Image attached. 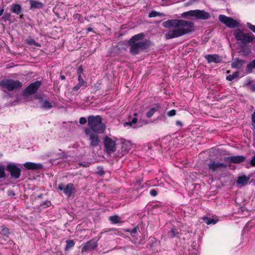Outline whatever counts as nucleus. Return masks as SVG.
Masks as SVG:
<instances>
[{
    "label": "nucleus",
    "instance_id": "26",
    "mask_svg": "<svg viewBox=\"0 0 255 255\" xmlns=\"http://www.w3.org/2000/svg\"><path fill=\"white\" fill-rule=\"evenodd\" d=\"M250 179V177L246 175L239 176L236 181L238 184L244 185Z\"/></svg>",
    "mask_w": 255,
    "mask_h": 255
},
{
    "label": "nucleus",
    "instance_id": "11",
    "mask_svg": "<svg viewBox=\"0 0 255 255\" xmlns=\"http://www.w3.org/2000/svg\"><path fill=\"white\" fill-rule=\"evenodd\" d=\"M0 235L2 236V238L0 237V243L1 244H5L6 243L10 245L12 243V240H7L10 235V231L8 228L4 225L0 226Z\"/></svg>",
    "mask_w": 255,
    "mask_h": 255
},
{
    "label": "nucleus",
    "instance_id": "51",
    "mask_svg": "<svg viewBox=\"0 0 255 255\" xmlns=\"http://www.w3.org/2000/svg\"><path fill=\"white\" fill-rule=\"evenodd\" d=\"M176 125L177 126L182 127L183 126V124L180 121H176Z\"/></svg>",
    "mask_w": 255,
    "mask_h": 255
},
{
    "label": "nucleus",
    "instance_id": "8",
    "mask_svg": "<svg viewBox=\"0 0 255 255\" xmlns=\"http://www.w3.org/2000/svg\"><path fill=\"white\" fill-rule=\"evenodd\" d=\"M42 83L40 81H36L31 83L23 91V94L24 96L33 95L37 93Z\"/></svg>",
    "mask_w": 255,
    "mask_h": 255
},
{
    "label": "nucleus",
    "instance_id": "54",
    "mask_svg": "<svg viewBox=\"0 0 255 255\" xmlns=\"http://www.w3.org/2000/svg\"><path fill=\"white\" fill-rule=\"evenodd\" d=\"M80 14H78V13H77L75 15L74 17H75V18H79L80 17Z\"/></svg>",
    "mask_w": 255,
    "mask_h": 255
},
{
    "label": "nucleus",
    "instance_id": "13",
    "mask_svg": "<svg viewBox=\"0 0 255 255\" xmlns=\"http://www.w3.org/2000/svg\"><path fill=\"white\" fill-rule=\"evenodd\" d=\"M98 241H95L94 239H92L82 245L81 252L84 253L94 251L98 247Z\"/></svg>",
    "mask_w": 255,
    "mask_h": 255
},
{
    "label": "nucleus",
    "instance_id": "1",
    "mask_svg": "<svg viewBox=\"0 0 255 255\" xmlns=\"http://www.w3.org/2000/svg\"><path fill=\"white\" fill-rule=\"evenodd\" d=\"M163 27L167 28L173 27L165 34L166 39L179 37L194 31V23L183 19H169L162 22Z\"/></svg>",
    "mask_w": 255,
    "mask_h": 255
},
{
    "label": "nucleus",
    "instance_id": "14",
    "mask_svg": "<svg viewBox=\"0 0 255 255\" xmlns=\"http://www.w3.org/2000/svg\"><path fill=\"white\" fill-rule=\"evenodd\" d=\"M208 168L209 171L215 172L221 169L227 168V165L224 163L217 162L213 159H211L207 164Z\"/></svg>",
    "mask_w": 255,
    "mask_h": 255
},
{
    "label": "nucleus",
    "instance_id": "52",
    "mask_svg": "<svg viewBox=\"0 0 255 255\" xmlns=\"http://www.w3.org/2000/svg\"><path fill=\"white\" fill-rule=\"evenodd\" d=\"M87 34H88L89 32L93 31V28H92L91 27L87 28Z\"/></svg>",
    "mask_w": 255,
    "mask_h": 255
},
{
    "label": "nucleus",
    "instance_id": "21",
    "mask_svg": "<svg viewBox=\"0 0 255 255\" xmlns=\"http://www.w3.org/2000/svg\"><path fill=\"white\" fill-rule=\"evenodd\" d=\"M53 105L51 102L46 99L41 98L40 101V108L45 110H50L52 108Z\"/></svg>",
    "mask_w": 255,
    "mask_h": 255
},
{
    "label": "nucleus",
    "instance_id": "34",
    "mask_svg": "<svg viewBox=\"0 0 255 255\" xmlns=\"http://www.w3.org/2000/svg\"><path fill=\"white\" fill-rule=\"evenodd\" d=\"M75 242L73 240H68L66 241V244L65 247V250H67L70 248H72L75 246Z\"/></svg>",
    "mask_w": 255,
    "mask_h": 255
},
{
    "label": "nucleus",
    "instance_id": "44",
    "mask_svg": "<svg viewBox=\"0 0 255 255\" xmlns=\"http://www.w3.org/2000/svg\"><path fill=\"white\" fill-rule=\"evenodd\" d=\"M87 122H88V119H86L85 117H81L80 118L79 123L81 125L85 124Z\"/></svg>",
    "mask_w": 255,
    "mask_h": 255
},
{
    "label": "nucleus",
    "instance_id": "23",
    "mask_svg": "<svg viewBox=\"0 0 255 255\" xmlns=\"http://www.w3.org/2000/svg\"><path fill=\"white\" fill-rule=\"evenodd\" d=\"M245 61L243 59H240L239 58H236L233 61V63L231 64L232 67L233 68H238L240 69L241 68L242 65L245 63Z\"/></svg>",
    "mask_w": 255,
    "mask_h": 255
},
{
    "label": "nucleus",
    "instance_id": "7",
    "mask_svg": "<svg viewBox=\"0 0 255 255\" xmlns=\"http://www.w3.org/2000/svg\"><path fill=\"white\" fill-rule=\"evenodd\" d=\"M219 20L221 22L231 28L238 27L239 26V23L237 20L223 14H220L219 16Z\"/></svg>",
    "mask_w": 255,
    "mask_h": 255
},
{
    "label": "nucleus",
    "instance_id": "43",
    "mask_svg": "<svg viewBox=\"0 0 255 255\" xmlns=\"http://www.w3.org/2000/svg\"><path fill=\"white\" fill-rule=\"evenodd\" d=\"M176 110H171L168 112L167 115L168 117H173L176 115Z\"/></svg>",
    "mask_w": 255,
    "mask_h": 255
},
{
    "label": "nucleus",
    "instance_id": "37",
    "mask_svg": "<svg viewBox=\"0 0 255 255\" xmlns=\"http://www.w3.org/2000/svg\"><path fill=\"white\" fill-rule=\"evenodd\" d=\"M5 177V173L4 168L2 166H0V179L3 178Z\"/></svg>",
    "mask_w": 255,
    "mask_h": 255
},
{
    "label": "nucleus",
    "instance_id": "47",
    "mask_svg": "<svg viewBox=\"0 0 255 255\" xmlns=\"http://www.w3.org/2000/svg\"><path fill=\"white\" fill-rule=\"evenodd\" d=\"M250 164L252 166L255 167V153L254 156L250 161Z\"/></svg>",
    "mask_w": 255,
    "mask_h": 255
},
{
    "label": "nucleus",
    "instance_id": "6",
    "mask_svg": "<svg viewBox=\"0 0 255 255\" xmlns=\"http://www.w3.org/2000/svg\"><path fill=\"white\" fill-rule=\"evenodd\" d=\"M84 131L86 136L89 137V140L90 141V146L92 147L98 146L100 142L98 133L92 131L88 128H85Z\"/></svg>",
    "mask_w": 255,
    "mask_h": 255
},
{
    "label": "nucleus",
    "instance_id": "48",
    "mask_svg": "<svg viewBox=\"0 0 255 255\" xmlns=\"http://www.w3.org/2000/svg\"><path fill=\"white\" fill-rule=\"evenodd\" d=\"M125 125H127V126H129L131 127H133V128H135V126H134L133 124L131 123V121H128V122H126Z\"/></svg>",
    "mask_w": 255,
    "mask_h": 255
},
{
    "label": "nucleus",
    "instance_id": "20",
    "mask_svg": "<svg viewBox=\"0 0 255 255\" xmlns=\"http://www.w3.org/2000/svg\"><path fill=\"white\" fill-rule=\"evenodd\" d=\"M78 80L79 83L72 88V90L74 91H77L82 87H87V83L84 80L82 76H78Z\"/></svg>",
    "mask_w": 255,
    "mask_h": 255
},
{
    "label": "nucleus",
    "instance_id": "30",
    "mask_svg": "<svg viewBox=\"0 0 255 255\" xmlns=\"http://www.w3.org/2000/svg\"><path fill=\"white\" fill-rule=\"evenodd\" d=\"M26 43L29 45H34L37 47H40L41 45L39 43L36 42L35 40L32 37H28L26 40Z\"/></svg>",
    "mask_w": 255,
    "mask_h": 255
},
{
    "label": "nucleus",
    "instance_id": "2",
    "mask_svg": "<svg viewBox=\"0 0 255 255\" xmlns=\"http://www.w3.org/2000/svg\"><path fill=\"white\" fill-rule=\"evenodd\" d=\"M143 33H140L132 36L128 40V44L130 46L129 52L134 55L138 54L140 51L147 49L149 45V41L146 39L141 40L144 37Z\"/></svg>",
    "mask_w": 255,
    "mask_h": 255
},
{
    "label": "nucleus",
    "instance_id": "41",
    "mask_svg": "<svg viewBox=\"0 0 255 255\" xmlns=\"http://www.w3.org/2000/svg\"><path fill=\"white\" fill-rule=\"evenodd\" d=\"M252 125L254 128V129L255 130V110L254 111L253 114L252 115Z\"/></svg>",
    "mask_w": 255,
    "mask_h": 255
},
{
    "label": "nucleus",
    "instance_id": "4",
    "mask_svg": "<svg viewBox=\"0 0 255 255\" xmlns=\"http://www.w3.org/2000/svg\"><path fill=\"white\" fill-rule=\"evenodd\" d=\"M234 35L238 41L246 45L249 43H255V36L252 33H244L241 29L238 28L234 32Z\"/></svg>",
    "mask_w": 255,
    "mask_h": 255
},
{
    "label": "nucleus",
    "instance_id": "25",
    "mask_svg": "<svg viewBox=\"0 0 255 255\" xmlns=\"http://www.w3.org/2000/svg\"><path fill=\"white\" fill-rule=\"evenodd\" d=\"M109 220L113 224H117L118 223H123L124 221L122 220L121 217H120L118 215H114L110 216L109 217Z\"/></svg>",
    "mask_w": 255,
    "mask_h": 255
},
{
    "label": "nucleus",
    "instance_id": "17",
    "mask_svg": "<svg viewBox=\"0 0 255 255\" xmlns=\"http://www.w3.org/2000/svg\"><path fill=\"white\" fill-rule=\"evenodd\" d=\"M24 167L27 170H36L42 168L43 165L41 163L31 162H26L23 164Z\"/></svg>",
    "mask_w": 255,
    "mask_h": 255
},
{
    "label": "nucleus",
    "instance_id": "36",
    "mask_svg": "<svg viewBox=\"0 0 255 255\" xmlns=\"http://www.w3.org/2000/svg\"><path fill=\"white\" fill-rule=\"evenodd\" d=\"M193 10H189L185 12H183L181 14V16L183 17H185L187 16H193Z\"/></svg>",
    "mask_w": 255,
    "mask_h": 255
},
{
    "label": "nucleus",
    "instance_id": "19",
    "mask_svg": "<svg viewBox=\"0 0 255 255\" xmlns=\"http://www.w3.org/2000/svg\"><path fill=\"white\" fill-rule=\"evenodd\" d=\"M161 108V105L159 103L153 104L148 111L146 113V117L147 118H151L153 115Z\"/></svg>",
    "mask_w": 255,
    "mask_h": 255
},
{
    "label": "nucleus",
    "instance_id": "45",
    "mask_svg": "<svg viewBox=\"0 0 255 255\" xmlns=\"http://www.w3.org/2000/svg\"><path fill=\"white\" fill-rule=\"evenodd\" d=\"M51 203L50 201H46L43 203L42 206H43V208H46L48 207H50L51 206Z\"/></svg>",
    "mask_w": 255,
    "mask_h": 255
},
{
    "label": "nucleus",
    "instance_id": "5",
    "mask_svg": "<svg viewBox=\"0 0 255 255\" xmlns=\"http://www.w3.org/2000/svg\"><path fill=\"white\" fill-rule=\"evenodd\" d=\"M22 86V83L18 80L4 79L0 81V87L2 89H7L8 91H13L20 89Z\"/></svg>",
    "mask_w": 255,
    "mask_h": 255
},
{
    "label": "nucleus",
    "instance_id": "55",
    "mask_svg": "<svg viewBox=\"0 0 255 255\" xmlns=\"http://www.w3.org/2000/svg\"><path fill=\"white\" fill-rule=\"evenodd\" d=\"M60 78L61 80H65L66 79V77L64 75H61L60 76Z\"/></svg>",
    "mask_w": 255,
    "mask_h": 255
},
{
    "label": "nucleus",
    "instance_id": "27",
    "mask_svg": "<svg viewBox=\"0 0 255 255\" xmlns=\"http://www.w3.org/2000/svg\"><path fill=\"white\" fill-rule=\"evenodd\" d=\"M255 69V59L250 62L247 65L246 68V72L247 74L251 73L253 71V70Z\"/></svg>",
    "mask_w": 255,
    "mask_h": 255
},
{
    "label": "nucleus",
    "instance_id": "29",
    "mask_svg": "<svg viewBox=\"0 0 255 255\" xmlns=\"http://www.w3.org/2000/svg\"><path fill=\"white\" fill-rule=\"evenodd\" d=\"M179 234L177 229L174 227L168 232L167 236L168 237L173 238Z\"/></svg>",
    "mask_w": 255,
    "mask_h": 255
},
{
    "label": "nucleus",
    "instance_id": "12",
    "mask_svg": "<svg viewBox=\"0 0 255 255\" xmlns=\"http://www.w3.org/2000/svg\"><path fill=\"white\" fill-rule=\"evenodd\" d=\"M104 143L105 150L108 154H111L116 151V142L111 138L106 136L104 138Z\"/></svg>",
    "mask_w": 255,
    "mask_h": 255
},
{
    "label": "nucleus",
    "instance_id": "46",
    "mask_svg": "<svg viewBox=\"0 0 255 255\" xmlns=\"http://www.w3.org/2000/svg\"><path fill=\"white\" fill-rule=\"evenodd\" d=\"M137 115H138L137 113H134V117L131 121V123H133V125H134L135 124H136L137 122V119L136 117L137 116Z\"/></svg>",
    "mask_w": 255,
    "mask_h": 255
},
{
    "label": "nucleus",
    "instance_id": "18",
    "mask_svg": "<svg viewBox=\"0 0 255 255\" xmlns=\"http://www.w3.org/2000/svg\"><path fill=\"white\" fill-rule=\"evenodd\" d=\"M208 63L212 62L219 63L222 61L221 57L218 54H208L204 56Z\"/></svg>",
    "mask_w": 255,
    "mask_h": 255
},
{
    "label": "nucleus",
    "instance_id": "42",
    "mask_svg": "<svg viewBox=\"0 0 255 255\" xmlns=\"http://www.w3.org/2000/svg\"><path fill=\"white\" fill-rule=\"evenodd\" d=\"M149 194L151 196L155 197L157 195L158 193H157V191L156 189H151L150 190Z\"/></svg>",
    "mask_w": 255,
    "mask_h": 255
},
{
    "label": "nucleus",
    "instance_id": "32",
    "mask_svg": "<svg viewBox=\"0 0 255 255\" xmlns=\"http://www.w3.org/2000/svg\"><path fill=\"white\" fill-rule=\"evenodd\" d=\"M248 86L253 92H255V81L249 80L247 83Z\"/></svg>",
    "mask_w": 255,
    "mask_h": 255
},
{
    "label": "nucleus",
    "instance_id": "33",
    "mask_svg": "<svg viewBox=\"0 0 255 255\" xmlns=\"http://www.w3.org/2000/svg\"><path fill=\"white\" fill-rule=\"evenodd\" d=\"M164 14L162 13L159 12L155 10L151 11L148 14L149 17H154L156 16H163Z\"/></svg>",
    "mask_w": 255,
    "mask_h": 255
},
{
    "label": "nucleus",
    "instance_id": "39",
    "mask_svg": "<svg viewBox=\"0 0 255 255\" xmlns=\"http://www.w3.org/2000/svg\"><path fill=\"white\" fill-rule=\"evenodd\" d=\"M84 72V69L82 67V66H79L77 70V73L78 75V76H82V75L83 74Z\"/></svg>",
    "mask_w": 255,
    "mask_h": 255
},
{
    "label": "nucleus",
    "instance_id": "28",
    "mask_svg": "<svg viewBox=\"0 0 255 255\" xmlns=\"http://www.w3.org/2000/svg\"><path fill=\"white\" fill-rule=\"evenodd\" d=\"M130 148V145L124 142L121 143V150L123 154H125L128 153Z\"/></svg>",
    "mask_w": 255,
    "mask_h": 255
},
{
    "label": "nucleus",
    "instance_id": "35",
    "mask_svg": "<svg viewBox=\"0 0 255 255\" xmlns=\"http://www.w3.org/2000/svg\"><path fill=\"white\" fill-rule=\"evenodd\" d=\"M239 72H235L233 73L232 75H229L227 76L226 79L229 81H232L235 78H237L239 76Z\"/></svg>",
    "mask_w": 255,
    "mask_h": 255
},
{
    "label": "nucleus",
    "instance_id": "3",
    "mask_svg": "<svg viewBox=\"0 0 255 255\" xmlns=\"http://www.w3.org/2000/svg\"><path fill=\"white\" fill-rule=\"evenodd\" d=\"M88 125L91 131L102 133L106 129V126L102 123V118L99 116H89L88 117Z\"/></svg>",
    "mask_w": 255,
    "mask_h": 255
},
{
    "label": "nucleus",
    "instance_id": "9",
    "mask_svg": "<svg viewBox=\"0 0 255 255\" xmlns=\"http://www.w3.org/2000/svg\"><path fill=\"white\" fill-rule=\"evenodd\" d=\"M6 170L9 172L12 179H17L21 175V169L14 164L10 163L7 165Z\"/></svg>",
    "mask_w": 255,
    "mask_h": 255
},
{
    "label": "nucleus",
    "instance_id": "50",
    "mask_svg": "<svg viewBox=\"0 0 255 255\" xmlns=\"http://www.w3.org/2000/svg\"><path fill=\"white\" fill-rule=\"evenodd\" d=\"M128 232H130L131 234H135L137 232V228H133L130 231L129 230H127Z\"/></svg>",
    "mask_w": 255,
    "mask_h": 255
},
{
    "label": "nucleus",
    "instance_id": "15",
    "mask_svg": "<svg viewBox=\"0 0 255 255\" xmlns=\"http://www.w3.org/2000/svg\"><path fill=\"white\" fill-rule=\"evenodd\" d=\"M193 17L197 19L207 20L211 17L210 14L204 10H193Z\"/></svg>",
    "mask_w": 255,
    "mask_h": 255
},
{
    "label": "nucleus",
    "instance_id": "16",
    "mask_svg": "<svg viewBox=\"0 0 255 255\" xmlns=\"http://www.w3.org/2000/svg\"><path fill=\"white\" fill-rule=\"evenodd\" d=\"M245 159L246 158L243 155L231 156L224 158V160L230 163H233L239 164L244 162Z\"/></svg>",
    "mask_w": 255,
    "mask_h": 255
},
{
    "label": "nucleus",
    "instance_id": "49",
    "mask_svg": "<svg viewBox=\"0 0 255 255\" xmlns=\"http://www.w3.org/2000/svg\"><path fill=\"white\" fill-rule=\"evenodd\" d=\"M90 165V162H84L81 164V165L84 167H89Z\"/></svg>",
    "mask_w": 255,
    "mask_h": 255
},
{
    "label": "nucleus",
    "instance_id": "22",
    "mask_svg": "<svg viewBox=\"0 0 255 255\" xmlns=\"http://www.w3.org/2000/svg\"><path fill=\"white\" fill-rule=\"evenodd\" d=\"M10 10L12 13L18 15L22 11V7L19 4L13 3L10 6Z\"/></svg>",
    "mask_w": 255,
    "mask_h": 255
},
{
    "label": "nucleus",
    "instance_id": "31",
    "mask_svg": "<svg viewBox=\"0 0 255 255\" xmlns=\"http://www.w3.org/2000/svg\"><path fill=\"white\" fill-rule=\"evenodd\" d=\"M202 219L207 225L215 224L218 221V220H215L207 217H204Z\"/></svg>",
    "mask_w": 255,
    "mask_h": 255
},
{
    "label": "nucleus",
    "instance_id": "38",
    "mask_svg": "<svg viewBox=\"0 0 255 255\" xmlns=\"http://www.w3.org/2000/svg\"><path fill=\"white\" fill-rule=\"evenodd\" d=\"M11 17V14L8 12H5L3 16L2 17V19L4 21H6L8 20Z\"/></svg>",
    "mask_w": 255,
    "mask_h": 255
},
{
    "label": "nucleus",
    "instance_id": "40",
    "mask_svg": "<svg viewBox=\"0 0 255 255\" xmlns=\"http://www.w3.org/2000/svg\"><path fill=\"white\" fill-rule=\"evenodd\" d=\"M247 26L251 30H252L253 32H254V33H255V25H253L252 24H251V23L250 22H247Z\"/></svg>",
    "mask_w": 255,
    "mask_h": 255
},
{
    "label": "nucleus",
    "instance_id": "24",
    "mask_svg": "<svg viewBox=\"0 0 255 255\" xmlns=\"http://www.w3.org/2000/svg\"><path fill=\"white\" fill-rule=\"evenodd\" d=\"M30 4V9L34 8L40 9L43 7V3L35 0H30L29 1Z\"/></svg>",
    "mask_w": 255,
    "mask_h": 255
},
{
    "label": "nucleus",
    "instance_id": "53",
    "mask_svg": "<svg viewBox=\"0 0 255 255\" xmlns=\"http://www.w3.org/2000/svg\"><path fill=\"white\" fill-rule=\"evenodd\" d=\"M4 12L3 7L1 8L0 10V16L2 15Z\"/></svg>",
    "mask_w": 255,
    "mask_h": 255
},
{
    "label": "nucleus",
    "instance_id": "10",
    "mask_svg": "<svg viewBox=\"0 0 255 255\" xmlns=\"http://www.w3.org/2000/svg\"><path fill=\"white\" fill-rule=\"evenodd\" d=\"M58 189L62 191L64 194L68 197L76 191L75 186L72 183H68L66 185L64 183H60L58 185Z\"/></svg>",
    "mask_w": 255,
    "mask_h": 255
}]
</instances>
